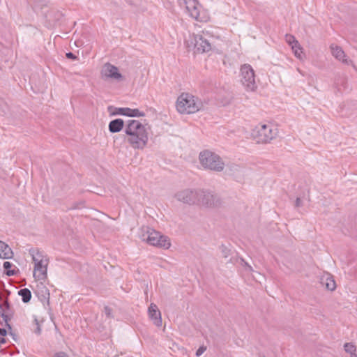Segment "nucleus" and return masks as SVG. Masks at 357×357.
<instances>
[{
  "mask_svg": "<svg viewBox=\"0 0 357 357\" xmlns=\"http://www.w3.org/2000/svg\"><path fill=\"white\" fill-rule=\"evenodd\" d=\"M229 261H230L231 263H235V259H234L233 258H231V259H230V260H229Z\"/></svg>",
  "mask_w": 357,
  "mask_h": 357,
  "instance_id": "38",
  "label": "nucleus"
},
{
  "mask_svg": "<svg viewBox=\"0 0 357 357\" xmlns=\"http://www.w3.org/2000/svg\"><path fill=\"white\" fill-rule=\"evenodd\" d=\"M127 142L133 149H143L148 142V135L144 126L137 120H128L125 128Z\"/></svg>",
  "mask_w": 357,
  "mask_h": 357,
  "instance_id": "1",
  "label": "nucleus"
},
{
  "mask_svg": "<svg viewBox=\"0 0 357 357\" xmlns=\"http://www.w3.org/2000/svg\"><path fill=\"white\" fill-rule=\"evenodd\" d=\"M206 348L205 347H200L197 351H196V356H200L205 351Z\"/></svg>",
  "mask_w": 357,
  "mask_h": 357,
  "instance_id": "32",
  "label": "nucleus"
},
{
  "mask_svg": "<svg viewBox=\"0 0 357 357\" xmlns=\"http://www.w3.org/2000/svg\"><path fill=\"white\" fill-rule=\"evenodd\" d=\"M351 357H357V355H356V356H351Z\"/></svg>",
  "mask_w": 357,
  "mask_h": 357,
  "instance_id": "40",
  "label": "nucleus"
},
{
  "mask_svg": "<svg viewBox=\"0 0 357 357\" xmlns=\"http://www.w3.org/2000/svg\"><path fill=\"white\" fill-rule=\"evenodd\" d=\"M200 8L201 6L197 0H192L188 6H186L185 9L190 15L191 17L195 19L197 21H202V18L200 16Z\"/></svg>",
  "mask_w": 357,
  "mask_h": 357,
  "instance_id": "14",
  "label": "nucleus"
},
{
  "mask_svg": "<svg viewBox=\"0 0 357 357\" xmlns=\"http://www.w3.org/2000/svg\"><path fill=\"white\" fill-rule=\"evenodd\" d=\"M34 271L33 276L35 278L39 280H43L47 278V271L48 259H45L43 261H38L34 263Z\"/></svg>",
  "mask_w": 357,
  "mask_h": 357,
  "instance_id": "11",
  "label": "nucleus"
},
{
  "mask_svg": "<svg viewBox=\"0 0 357 357\" xmlns=\"http://www.w3.org/2000/svg\"><path fill=\"white\" fill-rule=\"evenodd\" d=\"M5 289V284L3 282L0 281V289H2V291Z\"/></svg>",
  "mask_w": 357,
  "mask_h": 357,
  "instance_id": "37",
  "label": "nucleus"
},
{
  "mask_svg": "<svg viewBox=\"0 0 357 357\" xmlns=\"http://www.w3.org/2000/svg\"><path fill=\"white\" fill-rule=\"evenodd\" d=\"M10 295V291L6 289H3V290L0 293V303H3L5 301H9L8 297Z\"/></svg>",
  "mask_w": 357,
  "mask_h": 357,
  "instance_id": "24",
  "label": "nucleus"
},
{
  "mask_svg": "<svg viewBox=\"0 0 357 357\" xmlns=\"http://www.w3.org/2000/svg\"><path fill=\"white\" fill-rule=\"evenodd\" d=\"M101 76L104 79L111 78L116 80H121L123 79V75L119 72L118 68L110 63H106L102 66Z\"/></svg>",
  "mask_w": 357,
  "mask_h": 357,
  "instance_id": "9",
  "label": "nucleus"
},
{
  "mask_svg": "<svg viewBox=\"0 0 357 357\" xmlns=\"http://www.w3.org/2000/svg\"><path fill=\"white\" fill-rule=\"evenodd\" d=\"M344 351L349 354L351 356H356V345L352 342H347L344 345Z\"/></svg>",
  "mask_w": 357,
  "mask_h": 357,
  "instance_id": "22",
  "label": "nucleus"
},
{
  "mask_svg": "<svg viewBox=\"0 0 357 357\" xmlns=\"http://www.w3.org/2000/svg\"><path fill=\"white\" fill-rule=\"evenodd\" d=\"M124 127V121L121 119L112 120L108 125L109 131L112 133L120 132Z\"/></svg>",
  "mask_w": 357,
  "mask_h": 357,
  "instance_id": "17",
  "label": "nucleus"
},
{
  "mask_svg": "<svg viewBox=\"0 0 357 357\" xmlns=\"http://www.w3.org/2000/svg\"><path fill=\"white\" fill-rule=\"evenodd\" d=\"M142 231V239L146 241L149 245L165 249L170 247L171 243L169 238L162 235L159 231L149 227H143Z\"/></svg>",
  "mask_w": 357,
  "mask_h": 357,
  "instance_id": "4",
  "label": "nucleus"
},
{
  "mask_svg": "<svg viewBox=\"0 0 357 357\" xmlns=\"http://www.w3.org/2000/svg\"><path fill=\"white\" fill-rule=\"evenodd\" d=\"M303 202H295V208H298L300 206H303Z\"/></svg>",
  "mask_w": 357,
  "mask_h": 357,
  "instance_id": "36",
  "label": "nucleus"
},
{
  "mask_svg": "<svg viewBox=\"0 0 357 357\" xmlns=\"http://www.w3.org/2000/svg\"><path fill=\"white\" fill-rule=\"evenodd\" d=\"M66 56L67 59H71V60H77V56L71 52H67L66 54Z\"/></svg>",
  "mask_w": 357,
  "mask_h": 357,
  "instance_id": "30",
  "label": "nucleus"
},
{
  "mask_svg": "<svg viewBox=\"0 0 357 357\" xmlns=\"http://www.w3.org/2000/svg\"><path fill=\"white\" fill-rule=\"evenodd\" d=\"M241 82L248 91H254L257 89L255 72L250 65L244 64L241 66Z\"/></svg>",
  "mask_w": 357,
  "mask_h": 357,
  "instance_id": "7",
  "label": "nucleus"
},
{
  "mask_svg": "<svg viewBox=\"0 0 357 357\" xmlns=\"http://www.w3.org/2000/svg\"><path fill=\"white\" fill-rule=\"evenodd\" d=\"M112 115H122L129 117H140L144 116L145 114L140 112L138 109H131L129 107H115L114 111L112 112Z\"/></svg>",
  "mask_w": 357,
  "mask_h": 357,
  "instance_id": "12",
  "label": "nucleus"
},
{
  "mask_svg": "<svg viewBox=\"0 0 357 357\" xmlns=\"http://www.w3.org/2000/svg\"><path fill=\"white\" fill-rule=\"evenodd\" d=\"M180 5L181 6H185V8H186V6H188V3L192 1V0H178Z\"/></svg>",
  "mask_w": 357,
  "mask_h": 357,
  "instance_id": "35",
  "label": "nucleus"
},
{
  "mask_svg": "<svg viewBox=\"0 0 357 357\" xmlns=\"http://www.w3.org/2000/svg\"><path fill=\"white\" fill-rule=\"evenodd\" d=\"M13 264L9 261H5L3 263V268L5 269V274L8 276H13L16 275L19 272V270L17 269H11Z\"/></svg>",
  "mask_w": 357,
  "mask_h": 357,
  "instance_id": "21",
  "label": "nucleus"
},
{
  "mask_svg": "<svg viewBox=\"0 0 357 357\" xmlns=\"http://www.w3.org/2000/svg\"><path fill=\"white\" fill-rule=\"evenodd\" d=\"M30 255L32 257L33 262H38L45 260L42 252L37 248H31L29 250Z\"/></svg>",
  "mask_w": 357,
  "mask_h": 357,
  "instance_id": "19",
  "label": "nucleus"
},
{
  "mask_svg": "<svg viewBox=\"0 0 357 357\" xmlns=\"http://www.w3.org/2000/svg\"><path fill=\"white\" fill-rule=\"evenodd\" d=\"M221 253L223 257L227 258L231 253V250L229 249L227 246L222 245L220 246Z\"/></svg>",
  "mask_w": 357,
  "mask_h": 357,
  "instance_id": "26",
  "label": "nucleus"
},
{
  "mask_svg": "<svg viewBox=\"0 0 357 357\" xmlns=\"http://www.w3.org/2000/svg\"><path fill=\"white\" fill-rule=\"evenodd\" d=\"M13 252L12 249L5 242L0 241V258L12 259Z\"/></svg>",
  "mask_w": 357,
  "mask_h": 357,
  "instance_id": "18",
  "label": "nucleus"
},
{
  "mask_svg": "<svg viewBox=\"0 0 357 357\" xmlns=\"http://www.w3.org/2000/svg\"><path fill=\"white\" fill-rule=\"evenodd\" d=\"M177 201H215L216 195L204 190L185 189L175 194Z\"/></svg>",
  "mask_w": 357,
  "mask_h": 357,
  "instance_id": "3",
  "label": "nucleus"
},
{
  "mask_svg": "<svg viewBox=\"0 0 357 357\" xmlns=\"http://www.w3.org/2000/svg\"><path fill=\"white\" fill-rule=\"evenodd\" d=\"M202 102L190 93H182L176 101V109L181 114H194L203 108Z\"/></svg>",
  "mask_w": 357,
  "mask_h": 357,
  "instance_id": "2",
  "label": "nucleus"
},
{
  "mask_svg": "<svg viewBox=\"0 0 357 357\" xmlns=\"http://www.w3.org/2000/svg\"><path fill=\"white\" fill-rule=\"evenodd\" d=\"M278 128L272 124L260 125L253 131V136L259 143H268L276 137Z\"/></svg>",
  "mask_w": 357,
  "mask_h": 357,
  "instance_id": "6",
  "label": "nucleus"
},
{
  "mask_svg": "<svg viewBox=\"0 0 357 357\" xmlns=\"http://www.w3.org/2000/svg\"><path fill=\"white\" fill-rule=\"evenodd\" d=\"M202 203H203V206H204L205 208H212V207L215 206V202H202Z\"/></svg>",
  "mask_w": 357,
  "mask_h": 357,
  "instance_id": "34",
  "label": "nucleus"
},
{
  "mask_svg": "<svg viewBox=\"0 0 357 357\" xmlns=\"http://www.w3.org/2000/svg\"><path fill=\"white\" fill-rule=\"evenodd\" d=\"M190 44L194 47V52L197 54L206 53L211 50V43L200 34L193 35L190 38Z\"/></svg>",
  "mask_w": 357,
  "mask_h": 357,
  "instance_id": "8",
  "label": "nucleus"
},
{
  "mask_svg": "<svg viewBox=\"0 0 357 357\" xmlns=\"http://www.w3.org/2000/svg\"><path fill=\"white\" fill-rule=\"evenodd\" d=\"M291 49L294 51L295 56L296 57L301 59V54L303 53L302 47H301V45L298 43V45L296 47H294V45H293L291 47Z\"/></svg>",
  "mask_w": 357,
  "mask_h": 357,
  "instance_id": "25",
  "label": "nucleus"
},
{
  "mask_svg": "<svg viewBox=\"0 0 357 357\" xmlns=\"http://www.w3.org/2000/svg\"><path fill=\"white\" fill-rule=\"evenodd\" d=\"M7 335V331L5 328H0V343L4 344L6 342V340L3 337Z\"/></svg>",
  "mask_w": 357,
  "mask_h": 357,
  "instance_id": "28",
  "label": "nucleus"
},
{
  "mask_svg": "<svg viewBox=\"0 0 357 357\" xmlns=\"http://www.w3.org/2000/svg\"><path fill=\"white\" fill-rule=\"evenodd\" d=\"M18 295L22 297V300L24 303H29L31 298V292L27 288H24L19 290Z\"/></svg>",
  "mask_w": 357,
  "mask_h": 357,
  "instance_id": "20",
  "label": "nucleus"
},
{
  "mask_svg": "<svg viewBox=\"0 0 357 357\" xmlns=\"http://www.w3.org/2000/svg\"><path fill=\"white\" fill-rule=\"evenodd\" d=\"M320 282L321 284L323 286H325V287L329 291H334L336 288V284L333 279V277L329 273L324 275L321 278Z\"/></svg>",
  "mask_w": 357,
  "mask_h": 357,
  "instance_id": "16",
  "label": "nucleus"
},
{
  "mask_svg": "<svg viewBox=\"0 0 357 357\" xmlns=\"http://www.w3.org/2000/svg\"><path fill=\"white\" fill-rule=\"evenodd\" d=\"M331 51L333 55L338 60L341 61L343 63L349 65L352 63V61L347 58H346V55L344 52L340 47L335 46V47L331 46Z\"/></svg>",
  "mask_w": 357,
  "mask_h": 357,
  "instance_id": "15",
  "label": "nucleus"
},
{
  "mask_svg": "<svg viewBox=\"0 0 357 357\" xmlns=\"http://www.w3.org/2000/svg\"><path fill=\"white\" fill-rule=\"evenodd\" d=\"M104 312H105V315L107 316V318H112L113 317V316H112V310L108 306H105L104 307Z\"/></svg>",
  "mask_w": 357,
  "mask_h": 357,
  "instance_id": "29",
  "label": "nucleus"
},
{
  "mask_svg": "<svg viewBox=\"0 0 357 357\" xmlns=\"http://www.w3.org/2000/svg\"><path fill=\"white\" fill-rule=\"evenodd\" d=\"M40 300L45 305V303L49 305L50 293L47 289H45V294H43L42 296H39Z\"/></svg>",
  "mask_w": 357,
  "mask_h": 357,
  "instance_id": "27",
  "label": "nucleus"
},
{
  "mask_svg": "<svg viewBox=\"0 0 357 357\" xmlns=\"http://www.w3.org/2000/svg\"><path fill=\"white\" fill-rule=\"evenodd\" d=\"M0 309L2 310L1 316L5 321L6 327L9 330H11L12 328L8 321L13 317L15 310L11 307L9 301H3V303H0Z\"/></svg>",
  "mask_w": 357,
  "mask_h": 357,
  "instance_id": "10",
  "label": "nucleus"
},
{
  "mask_svg": "<svg viewBox=\"0 0 357 357\" xmlns=\"http://www.w3.org/2000/svg\"><path fill=\"white\" fill-rule=\"evenodd\" d=\"M34 321L36 323V328L35 330V333L37 334V335H40L41 333V328H40V326L39 325V323H38V319L36 318L34 319Z\"/></svg>",
  "mask_w": 357,
  "mask_h": 357,
  "instance_id": "31",
  "label": "nucleus"
},
{
  "mask_svg": "<svg viewBox=\"0 0 357 357\" xmlns=\"http://www.w3.org/2000/svg\"><path fill=\"white\" fill-rule=\"evenodd\" d=\"M148 313L149 318L156 326L160 327L162 326L161 313L155 304L151 303L148 309Z\"/></svg>",
  "mask_w": 357,
  "mask_h": 357,
  "instance_id": "13",
  "label": "nucleus"
},
{
  "mask_svg": "<svg viewBox=\"0 0 357 357\" xmlns=\"http://www.w3.org/2000/svg\"><path fill=\"white\" fill-rule=\"evenodd\" d=\"M199 159L201 165L205 168L215 172H222L225 167V163L221 158L216 153L208 150H205L199 153Z\"/></svg>",
  "mask_w": 357,
  "mask_h": 357,
  "instance_id": "5",
  "label": "nucleus"
},
{
  "mask_svg": "<svg viewBox=\"0 0 357 357\" xmlns=\"http://www.w3.org/2000/svg\"><path fill=\"white\" fill-rule=\"evenodd\" d=\"M241 261L242 263V264H243V265L246 267V270L249 271H252V268L251 266H250L247 262H245L244 261V259H241Z\"/></svg>",
  "mask_w": 357,
  "mask_h": 357,
  "instance_id": "33",
  "label": "nucleus"
},
{
  "mask_svg": "<svg viewBox=\"0 0 357 357\" xmlns=\"http://www.w3.org/2000/svg\"><path fill=\"white\" fill-rule=\"evenodd\" d=\"M286 40L291 45V47L294 45V47H296L298 45V41L292 35L287 34L286 35Z\"/></svg>",
  "mask_w": 357,
  "mask_h": 357,
  "instance_id": "23",
  "label": "nucleus"
},
{
  "mask_svg": "<svg viewBox=\"0 0 357 357\" xmlns=\"http://www.w3.org/2000/svg\"><path fill=\"white\" fill-rule=\"evenodd\" d=\"M295 201H296V202L301 201V198H300V197H297L296 198Z\"/></svg>",
  "mask_w": 357,
  "mask_h": 357,
  "instance_id": "39",
  "label": "nucleus"
}]
</instances>
